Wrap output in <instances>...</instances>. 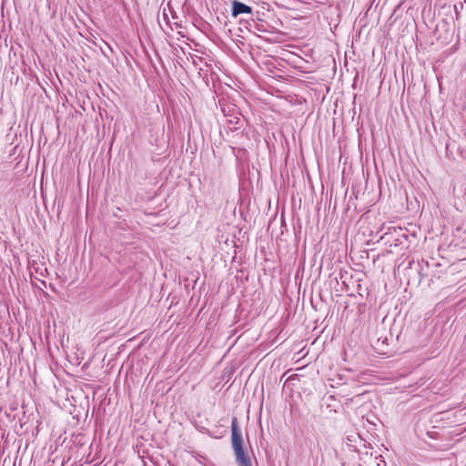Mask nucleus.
Returning a JSON list of instances; mask_svg holds the SVG:
<instances>
[{
    "mask_svg": "<svg viewBox=\"0 0 466 466\" xmlns=\"http://www.w3.org/2000/svg\"><path fill=\"white\" fill-rule=\"evenodd\" d=\"M231 443L237 464L238 466H252L251 459L244 449L237 417H233L231 421Z\"/></svg>",
    "mask_w": 466,
    "mask_h": 466,
    "instance_id": "obj_1",
    "label": "nucleus"
},
{
    "mask_svg": "<svg viewBox=\"0 0 466 466\" xmlns=\"http://www.w3.org/2000/svg\"><path fill=\"white\" fill-rule=\"evenodd\" d=\"M406 240L407 236L405 235L404 230L401 228L397 227L388 228L387 231L380 238V242L384 245H389L390 247L401 246Z\"/></svg>",
    "mask_w": 466,
    "mask_h": 466,
    "instance_id": "obj_2",
    "label": "nucleus"
},
{
    "mask_svg": "<svg viewBox=\"0 0 466 466\" xmlns=\"http://www.w3.org/2000/svg\"><path fill=\"white\" fill-rule=\"evenodd\" d=\"M252 14V7L239 2L238 0H234L232 2V9H231V15L236 18L240 15H251Z\"/></svg>",
    "mask_w": 466,
    "mask_h": 466,
    "instance_id": "obj_3",
    "label": "nucleus"
},
{
    "mask_svg": "<svg viewBox=\"0 0 466 466\" xmlns=\"http://www.w3.org/2000/svg\"><path fill=\"white\" fill-rule=\"evenodd\" d=\"M228 432V429L223 424L215 425L212 430H207V434L215 439L223 438Z\"/></svg>",
    "mask_w": 466,
    "mask_h": 466,
    "instance_id": "obj_4",
    "label": "nucleus"
},
{
    "mask_svg": "<svg viewBox=\"0 0 466 466\" xmlns=\"http://www.w3.org/2000/svg\"><path fill=\"white\" fill-rule=\"evenodd\" d=\"M221 110L223 112L224 116H235L238 112L235 105H232L228 102L221 103Z\"/></svg>",
    "mask_w": 466,
    "mask_h": 466,
    "instance_id": "obj_5",
    "label": "nucleus"
},
{
    "mask_svg": "<svg viewBox=\"0 0 466 466\" xmlns=\"http://www.w3.org/2000/svg\"><path fill=\"white\" fill-rule=\"evenodd\" d=\"M463 10V3H459L454 5V11L456 15V19L459 20L461 16V12Z\"/></svg>",
    "mask_w": 466,
    "mask_h": 466,
    "instance_id": "obj_6",
    "label": "nucleus"
},
{
    "mask_svg": "<svg viewBox=\"0 0 466 466\" xmlns=\"http://www.w3.org/2000/svg\"><path fill=\"white\" fill-rule=\"evenodd\" d=\"M229 122H230V124H236V125L238 124V121L234 122L233 120H230Z\"/></svg>",
    "mask_w": 466,
    "mask_h": 466,
    "instance_id": "obj_7",
    "label": "nucleus"
},
{
    "mask_svg": "<svg viewBox=\"0 0 466 466\" xmlns=\"http://www.w3.org/2000/svg\"><path fill=\"white\" fill-rule=\"evenodd\" d=\"M58 121H59V118H56V125H57V127H59Z\"/></svg>",
    "mask_w": 466,
    "mask_h": 466,
    "instance_id": "obj_8",
    "label": "nucleus"
},
{
    "mask_svg": "<svg viewBox=\"0 0 466 466\" xmlns=\"http://www.w3.org/2000/svg\"><path fill=\"white\" fill-rule=\"evenodd\" d=\"M464 3H466V0H464Z\"/></svg>",
    "mask_w": 466,
    "mask_h": 466,
    "instance_id": "obj_9",
    "label": "nucleus"
}]
</instances>
